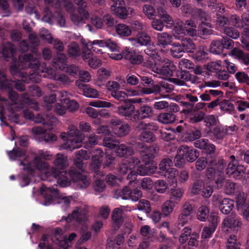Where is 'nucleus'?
I'll use <instances>...</instances> for the list:
<instances>
[{"label": "nucleus", "instance_id": "nucleus-20", "mask_svg": "<svg viewBox=\"0 0 249 249\" xmlns=\"http://www.w3.org/2000/svg\"><path fill=\"white\" fill-rule=\"evenodd\" d=\"M245 168L242 165H236L233 161L230 162L226 170V173L229 177L235 179H240L245 174Z\"/></svg>", "mask_w": 249, "mask_h": 249}, {"label": "nucleus", "instance_id": "nucleus-64", "mask_svg": "<svg viewBox=\"0 0 249 249\" xmlns=\"http://www.w3.org/2000/svg\"><path fill=\"white\" fill-rule=\"evenodd\" d=\"M186 161V158L182 154L180 150L178 149L177 151V154L174 159L175 166L177 167L181 168L185 165Z\"/></svg>", "mask_w": 249, "mask_h": 249}, {"label": "nucleus", "instance_id": "nucleus-27", "mask_svg": "<svg viewBox=\"0 0 249 249\" xmlns=\"http://www.w3.org/2000/svg\"><path fill=\"white\" fill-rule=\"evenodd\" d=\"M104 155L103 151L99 148L96 149L94 155L92 156L90 168L97 175L99 172V169L101 166L104 159Z\"/></svg>", "mask_w": 249, "mask_h": 249}, {"label": "nucleus", "instance_id": "nucleus-11", "mask_svg": "<svg viewBox=\"0 0 249 249\" xmlns=\"http://www.w3.org/2000/svg\"><path fill=\"white\" fill-rule=\"evenodd\" d=\"M142 196V191L137 189L132 190L127 186H124L122 190L117 189L114 192L113 196L117 199L128 200L137 201Z\"/></svg>", "mask_w": 249, "mask_h": 249}, {"label": "nucleus", "instance_id": "nucleus-53", "mask_svg": "<svg viewBox=\"0 0 249 249\" xmlns=\"http://www.w3.org/2000/svg\"><path fill=\"white\" fill-rule=\"evenodd\" d=\"M124 242V237L122 234H118L114 240H111L107 243V248L110 249H119Z\"/></svg>", "mask_w": 249, "mask_h": 249}, {"label": "nucleus", "instance_id": "nucleus-36", "mask_svg": "<svg viewBox=\"0 0 249 249\" xmlns=\"http://www.w3.org/2000/svg\"><path fill=\"white\" fill-rule=\"evenodd\" d=\"M180 64L181 65L182 69L184 68L189 70L190 72H193L196 74H201L202 72V70L200 66L196 65L192 61L188 59H182Z\"/></svg>", "mask_w": 249, "mask_h": 249}, {"label": "nucleus", "instance_id": "nucleus-26", "mask_svg": "<svg viewBox=\"0 0 249 249\" xmlns=\"http://www.w3.org/2000/svg\"><path fill=\"white\" fill-rule=\"evenodd\" d=\"M94 2H100L101 0H92ZM89 7L84 0H79V24L86 23L89 19Z\"/></svg>", "mask_w": 249, "mask_h": 249}, {"label": "nucleus", "instance_id": "nucleus-38", "mask_svg": "<svg viewBox=\"0 0 249 249\" xmlns=\"http://www.w3.org/2000/svg\"><path fill=\"white\" fill-rule=\"evenodd\" d=\"M181 41V45L184 51V53H192L194 50H196V45L194 41L189 37L179 36Z\"/></svg>", "mask_w": 249, "mask_h": 249}, {"label": "nucleus", "instance_id": "nucleus-25", "mask_svg": "<svg viewBox=\"0 0 249 249\" xmlns=\"http://www.w3.org/2000/svg\"><path fill=\"white\" fill-rule=\"evenodd\" d=\"M154 114V110L153 108L148 105L141 106L136 111L133 121L137 122L139 120H143L152 117Z\"/></svg>", "mask_w": 249, "mask_h": 249}, {"label": "nucleus", "instance_id": "nucleus-29", "mask_svg": "<svg viewBox=\"0 0 249 249\" xmlns=\"http://www.w3.org/2000/svg\"><path fill=\"white\" fill-rule=\"evenodd\" d=\"M190 112L181 113L182 115L188 119V121L192 124H196L202 121L205 117V114L202 111H196L194 109L189 110Z\"/></svg>", "mask_w": 249, "mask_h": 249}, {"label": "nucleus", "instance_id": "nucleus-50", "mask_svg": "<svg viewBox=\"0 0 249 249\" xmlns=\"http://www.w3.org/2000/svg\"><path fill=\"white\" fill-rule=\"evenodd\" d=\"M60 94L62 97L60 100L62 103H65L66 105V106L67 109H69L71 111H73L78 108V104L75 101L70 100L66 97L64 98V97L67 94L66 91H62Z\"/></svg>", "mask_w": 249, "mask_h": 249}, {"label": "nucleus", "instance_id": "nucleus-35", "mask_svg": "<svg viewBox=\"0 0 249 249\" xmlns=\"http://www.w3.org/2000/svg\"><path fill=\"white\" fill-rule=\"evenodd\" d=\"M115 152L117 156L127 158L134 153L132 148L124 144H118L115 149Z\"/></svg>", "mask_w": 249, "mask_h": 249}, {"label": "nucleus", "instance_id": "nucleus-58", "mask_svg": "<svg viewBox=\"0 0 249 249\" xmlns=\"http://www.w3.org/2000/svg\"><path fill=\"white\" fill-rule=\"evenodd\" d=\"M224 48L222 43L220 40H214L213 41L210 46V52L215 54H220L223 51Z\"/></svg>", "mask_w": 249, "mask_h": 249}, {"label": "nucleus", "instance_id": "nucleus-49", "mask_svg": "<svg viewBox=\"0 0 249 249\" xmlns=\"http://www.w3.org/2000/svg\"><path fill=\"white\" fill-rule=\"evenodd\" d=\"M172 35L165 32L157 34L158 42L163 48H165L167 45H171L172 42Z\"/></svg>", "mask_w": 249, "mask_h": 249}, {"label": "nucleus", "instance_id": "nucleus-17", "mask_svg": "<svg viewBox=\"0 0 249 249\" xmlns=\"http://www.w3.org/2000/svg\"><path fill=\"white\" fill-rule=\"evenodd\" d=\"M224 33L227 36H223L220 40L222 43L223 48L231 49L234 46V42L230 38L237 39L239 37L240 33L236 29L232 27H225Z\"/></svg>", "mask_w": 249, "mask_h": 249}, {"label": "nucleus", "instance_id": "nucleus-37", "mask_svg": "<svg viewBox=\"0 0 249 249\" xmlns=\"http://www.w3.org/2000/svg\"><path fill=\"white\" fill-rule=\"evenodd\" d=\"M234 208V202L231 199L224 198L219 203V209L224 214H229Z\"/></svg>", "mask_w": 249, "mask_h": 249}, {"label": "nucleus", "instance_id": "nucleus-41", "mask_svg": "<svg viewBox=\"0 0 249 249\" xmlns=\"http://www.w3.org/2000/svg\"><path fill=\"white\" fill-rule=\"evenodd\" d=\"M211 28L212 25L211 23L206 21H201L198 27V29L196 30L197 34L201 37H202V36H207L212 35L213 31L211 29Z\"/></svg>", "mask_w": 249, "mask_h": 249}, {"label": "nucleus", "instance_id": "nucleus-22", "mask_svg": "<svg viewBox=\"0 0 249 249\" xmlns=\"http://www.w3.org/2000/svg\"><path fill=\"white\" fill-rule=\"evenodd\" d=\"M198 101V98L191 93L185 94L183 100L179 101V105L183 107V109L180 111V113L190 112L189 110L194 109V106Z\"/></svg>", "mask_w": 249, "mask_h": 249}, {"label": "nucleus", "instance_id": "nucleus-44", "mask_svg": "<svg viewBox=\"0 0 249 249\" xmlns=\"http://www.w3.org/2000/svg\"><path fill=\"white\" fill-rule=\"evenodd\" d=\"M123 213V210L119 208H115L112 212L111 217L115 228L119 229L123 224L124 222Z\"/></svg>", "mask_w": 249, "mask_h": 249}, {"label": "nucleus", "instance_id": "nucleus-24", "mask_svg": "<svg viewBox=\"0 0 249 249\" xmlns=\"http://www.w3.org/2000/svg\"><path fill=\"white\" fill-rule=\"evenodd\" d=\"M123 58L128 60L134 65H139L143 61V57L142 55L137 54L135 51L129 47H125L122 50Z\"/></svg>", "mask_w": 249, "mask_h": 249}, {"label": "nucleus", "instance_id": "nucleus-8", "mask_svg": "<svg viewBox=\"0 0 249 249\" xmlns=\"http://www.w3.org/2000/svg\"><path fill=\"white\" fill-rule=\"evenodd\" d=\"M135 148L140 153L141 158L145 164L155 165L154 159L159 150V147L157 145L148 147L143 142H138L136 143Z\"/></svg>", "mask_w": 249, "mask_h": 249}, {"label": "nucleus", "instance_id": "nucleus-63", "mask_svg": "<svg viewBox=\"0 0 249 249\" xmlns=\"http://www.w3.org/2000/svg\"><path fill=\"white\" fill-rule=\"evenodd\" d=\"M6 109L10 114L9 115L11 116V120L16 122L19 119V115L15 114V112L18 110V107L16 103H14L8 105L6 107Z\"/></svg>", "mask_w": 249, "mask_h": 249}, {"label": "nucleus", "instance_id": "nucleus-55", "mask_svg": "<svg viewBox=\"0 0 249 249\" xmlns=\"http://www.w3.org/2000/svg\"><path fill=\"white\" fill-rule=\"evenodd\" d=\"M103 161L104 168H108L110 170H113L115 168L117 160L112 155L106 154Z\"/></svg>", "mask_w": 249, "mask_h": 249}, {"label": "nucleus", "instance_id": "nucleus-40", "mask_svg": "<svg viewBox=\"0 0 249 249\" xmlns=\"http://www.w3.org/2000/svg\"><path fill=\"white\" fill-rule=\"evenodd\" d=\"M16 53L14 45L10 42H7L2 46L1 53L7 61L11 57L14 56Z\"/></svg>", "mask_w": 249, "mask_h": 249}, {"label": "nucleus", "instance_id": "nucleus-57", "mask_svg": "<svg viewBox=\"0 0 249 249\" xmlns=\"http://www.w3.org/2000/svg\"><path fill=\"white\" fill-rule=\"evenodd\" d=\"M141 91L144 94H158L162 92L161 87L160 84H154L151 85L149 87H144L142 88Z\"/></svg>", "mask_w": 249, "mask_h": 249}, {"label": "nucleus", "instance_id": "nucleus-3", "mask_svg": "<svg viewBox=\"0 0 249 249\" xmlns=\"http://www.w3.org/2000/svg\"><path fill=\"white\" fill-rule=\"evenodd\" d=\"M57 121V119L52 114H47L45 117L37 115L35 122L42 124L43 127L37 126L32 128V132L36 135H39L41 141L46 142H51L56 141L57 136L52 132H47V130L53 128L52 126Z\"/></svg>", "mask_w": 249, "mask_h": 249}, {"label": "nucleus", "instance_id": "nucleus-32", "mask_svg": "<svg viewBox=\"0 0 249 249\" xmlns=\"http://www.w3.org/2000/svg\"><path fill=\"white\" fill-rule=\"evenodd\" d=\"M79 94L89 98H95L99 96L98 91L88 84L79 83Z\"/></svg>", "mask_w": 249, "mask_h": 249}, {"label": "nucleus", "instance_id": "nucleus-46", "mask_svg": "<svg viewBox=\"0 0 249 249\" xmlns=\"http://www.w3.org/2000/svg\"><path fill=\"white\" fill-rule=\"evenodd\" d=\"M63 220L66 221L67 224L72 223L74 229L76 230L78 227V207H75L71 213L69 214L67 216H63L61 221Z\"/></svg>", "mask_w": 249, "mask_h": 249}, {"label": "nucleus", "instance_id": "nucleus-47", "mask_svg": "<svg viewBox=\"0 0 249 249\" xmlns=\"http://www.w3.org/2000/svg\"><path fill=\"white\" fill-rule=\"evenodd\" d=\"M176 116L174 113L166 111L165 113H161L159 116L158 120L162 124H172L175 122Z\"/></svg>", "mask_w": 249, "mask_h": 249}, {"label": "nucleus", "instance_id": "nucleus-34", "mask_svg": "<svg viewBox=\"0 0 249 249\" xmlns=\"http://www.w3.org/2000/svg\"><path fill=\"white\" fill-rule=\"evenodd\" d=\"M175 37L176 38H177V40L171 44V53L174 57L180 58L185 53L184 51L183 47H182V45H181V41L179 36H176Z\"/></svg>", "mask_w": 249, "mask_h": 249}, {"label": "nucleus", "instance_id": "nucleus-45", "mask_svg": "<svg viewBox=\"0 0 249 249\" xmlns=\"http://www.w3.org/2000/svg\"><path fill=\"white\" fill-rule=\"evenodd\" d=\"M135 41V44L137 46H147L150 43L151 38L145 33L139 32L137 37L133 38Z\"/></svg>", "mask_w": 249, "mask_h": 249}, {"label": "nucleus", "instance_id": "nucleus-7", "mask_svg": "<svg viewBox=\"0 0 249 249\" xmlns=\"http://www.w3.org/2000/svg\"><path fill=\"white\" fill-rule=\"evenodd\" d=\"M61 137L65 141L61 145L62 149L71 152L78 148V128L76 125H70L68 132L62 133Z\"/></svg>", "mask_w": 249, "mask_h": 249}, {"label": "nucleus", "instance_id": "nucleus-52", "mask_svg": "<svg viewBox=\"0 0 249 249\" xmlns=\"http://www.w3.org/2000/svg\"><path fill=\"white\" fill-rule=\"evenodd\" d=\"M117 34L120 36L127 37L131 34V30L130 27L123 23H120L115 26Z\"/></svg>", "mask_w": 249, "mask_h": 249}, {"label": "nucleus", "instance_id": "nucleus-54", "mask_svg": "<svg viewBox=\"0 0 249 249\" xmlns=\"http://www.w3.org/2000/svg\"><path fill=\"white\" fill-rule=\"evenodd\" d=\"M176 202L172 200L165 201L162 205V213L165 216H168L173 211L176 206Z\"/></svg>", "mask_w": 249, "mask_h": 249}, {"label": "nucleus", "instance_id": "nucleus-48", "mask_svg": "<svg viewBox=\"0 0 249 249\" xmlns=\"http://www.w3.org/2000/svg\"><path fill=\"white\" fill-rule=\"evenodd\" d=\"M207 50L204 46H200L195 52L192 53V56L194 59L200 61L208 58Z\"/></svg>", "mask_w": 249, "mask_h": 249}, {"label": "nucleus", "instance_id": "nucleus-13", "mask_svg": "<svg viewBox=\"0 0 249 249\" xmlns=\"http://www.w3.org/2000/svg\"><path fill=\"white\" fill-rule=\"evenodd\" d=\"M81 58H82L85 62L87 63L92 69H97L102 64V60L97 56L93 55L91 51L87 47L84 48L82 46L81 51L79 48V60Z\"/></svg>", "mask_w": 249, "mask_h": 249}, {"label": "nucleus", "instance_id": "nucleus-5", "mask_svg": "<svg viewBox=\"0 0 249 249\" xmlns=\"http://www.w3.org/2000/svg\"><path fill=\"white\" fill-rule=\"evenodd\" d=\"M39 156L35 157L32 160L28 161L26 159L24 160L20 161V165L24 166V169H26L29 174H34L36 170L42 171L48 168V164L45 160H42L41 158L44 160H50L51 155L47 151L41 150L38 153Z\"/></svg>", "mask_w": 249, "mask_h": 249}, {"label": "nucleus", "instance_id": "nucleus-42", "mask_svg": "<svg viewBox=\"0 0 249 249\" xmlns=\"http://www.w3.org/2000/svg\"><path fill=\"white\" fill-rule=\"evenodd\" d=\"M157 169L155 165L144 163V165L141 164L138 167L136 173L140 176L150 175L154 173Z\"/></svg>", "mask_w": 249, "mask_h": 249}, {"label": "nucleus", "instance_id": "nucleus-2", "mask_svg": "<svg viewBox=\"0 0 249 249\" xmlns=\"http://www.w3.org/2000/svg\"><path fill=\"white\" fill-rule=\"evenodd\" d=\"M226 162L224 160H219L218 162L214 159L208 161L205 157H200L196 162L197 170L201 171L208 166L206 171V176L210 181L216 184L218 186H222L224 180V169Z\"/></svg>", "mask_w": 249, "mask_h": 249}, {"label": "nucleus", "instance_id": "nucleus-4", "mask_svg": "<svg viewBox=\"0 0 249 249\" xmlns=\"http://www.w3.org/2000/svg\"><path fill=\"white\" fill-rule=\"evenodd\" d=\"M146 67L151 69L155 73L167 77L173 76L176 68L173 62L164 58L157 60H151L146 63Z\"/></svg>", "mask_w": 249, "mask_h": 249}, {"label": "nucleus", "instance_id": "nucleus-33", "mask_svg": "<svg viewBox=\"0 0 249 249\" xmlns=\"http://www.w3.org/2000/svg\"><path fill=\"white\" fill-rule=\"evenodd\" d=\"M185 13L189 14L193 18L196 20L206 21L207 20V14L201 9L193 8L189 6Z\"/></svg>", "mask_w": 249, "mask_h": 249}, {"label": "nucleus", "instance_id": "nucleus-23", "mask_svg": "<svg viewBox=\"0 0 249 249\" xmlns=\"http://www.w3.org/2000/svg\"><path fill=\"white\" fill-rule=\"evenodd\" d=\"M29 39L30 44L25 40L22 41L20 43V49L23 52H25L30 50L33 53H36L37 51V47L39 44V41L36 36L33 33L29 35Z\"/></svg>", "mask_w": 249, "mask_h": 249}, {"label": "nucleus", "instance_id": "nucleus-31", "mask_svg": "<svg viewBox=\"0 0 249 249\" xmlns=\"http://www.w3.org/2000/svg\"><path fill=\"white\" fill-rule=\"evenodd\" d=\"M53 66L56 69L66 71L68 69L67 57L64 53H57L53 58Z\"/></svg>", "mask_w": 249, "mask_h": 249}, {"label": "nucleus", "instance_id": "nucleus-39", "mask_svg": "<svg viewBox=\"0 0 249 249\" xmlns=\"http://www.w3.org/2000/svg\"><path fill=\"white\" fill-rule=\"evenodd\" d=\"M177 78L174 79V82L178 85L184 86L185 82L188 81L191 78V74L186 70L176 72Z\"/></svg>", "mask_w": 249, "mask_h": 249}, {"label": "nucleus", "instance_id": "nucleus-12", "mask_svg": "<svg viewBox=\"0 0 249 249\" xmlns=\"http://www.w3.org/2000/svg\"><path fill=\"white\" fill-rule=\"evenodd\" d=\"M158 12L160 19H154L152 21L153 29L161 31L164 26L171 27L174 24L173 18L162 8H158Z\"/></svg>", "mask_w": 249, "mask_h": 249}, {"label": "nucleus", "instance_id": "nucleus-9", "mask_svg": "<svg viewBox=\"0 0 249 249\" xmlns=\"http://www.w3.org/2000/svg\"><path fill=\"white\" fill-rule=\"evenodd\" d=\"M139 126L142 131L139 136V139L142 142H152L156 141V137L154 134L159 129L157 124L154 123L145 124L141 121L139 123Z\"/></svg>", "mask_w": 249, "mask_h": 249}, {"label": "nucleus", "instance_id": "nucleus-60", "mask_svg": "<svg viewBox=\"0 0 249 249\" xmlns=\"http://www.w3.org/2000/svg\"><path fill=\"white\" fill-rule=\"evenodd\" d=\"M155 189L159 193H164L168 188V184L166 181L162 179H158L154 184Z\"/></svg>", "mask_w": 249, "mask_h": 249}, {"label": "nucleus", "instance_id": "nucleus-19", "mask_svg": "<svg viewBox=\"0 0 249 249\" xmlns=\"http://www.w3.org/2000/svg\"><path fill=\"white\" fill-rule=\"evenodd\" d=\"M110 124L113 133L118 137H122L126 136L130 130L129 125L120 119H112Z\"/></svg>", "mask_w": 249, "mask_h": 249}, {"label": "nucleus", "instance_id": "nucleus-43", "mask_svg": "<svg viewBox=\"0 0 249 249\" xmlns=\"http://www.w3.org/2000/svg\"><path fill=\"white\" fill-rule=\"evenodd\" d=\"M242 224V221L240 218H237L234 219L233 218L227 217L224 219L222 222V227L224 229H227V231L229 229L232 230L234 228H239Z\"/></svg>", "mask_w": 249, "mask_h": 249}, {"label": "nucleus", "instance_id": "nucleus-30", "mask_svg": "<svg viewBox=\"0 0 249 249\" xmlns=\"http://www.w3.org/2000/svg\"><path fill=\"white\" fill-rule=\"evenodd\" d=\"M89 217V207L79 202V225L83 224L84 227L87 229Z\"/></svg>", "mask_w": 249, "mask_h": 249}, {"label": "nucleus", "instance_id": "nucleus-18", "mask_svg": "<svg viewBox=\"0 0 249 249\" xmlns=\"http://www.w3.org/2000/svg\"><path fill=\"white\" fill-rule=\"evenodd\" d=\"M81 44L82 46L88 48H89L91 46H97L99 47H107L111 51L115 52L117 50V44L112 41L110 39H102V40H95L91 41H88L82 37L81 39Z\"/></svg>", "mask_w": 249, "mask_h": 249}, {"label": "nucleus", "instance_id": "nucleus-16", "mask_svg": "<svg viewBox=\"0 0 249 249\" xmlns=\"http://www.w3.org/2000/svg\"><path fill=\"white\" fill-rule=\"evenodd\" d=\"M112 13L120 19H126L129 15H132L134 11L130 7L125 5L124 0H120L119 2L113 3L110 6Z\"/></svg>", "mask_w": 249, "mask_h": 249}, {"label": "nucleus", "instance_id": "nucleus-62", "mask_svg": "<svg viewBox=\"0 0 249 249\" xmlns=\"http://www.w3.org/2000/svg\"><path fill=\"white\" fill-rule=\"evenodd\" d=\"M61 229L57 228L55 230V238L57 241V243L59 244L60 248L58 249H68V243L66 239H59V237H61Z\"/></svg>", "mask_w": 249, "mask_h": 249}, {"label": "nucleus", "instance_id": "nucleus-1", "mask_svg": "<svg viewBox=\"0 0 249 249\" xmlns=\"http://www.w3.org/2000/svg\"><path fill=\"white\" fill-rule=\"evenodd\" d=\"M19 59L20 63L24 65V66H22V68L25 69V71L21 70L20 65L12 66L10 69L11 73L14 77H20L21 80L15 79L14 81L11 80V83H15V87L18 90L23 91L25 90L24 83H29L34 77L33 74H28V72L27 71V68L37 70L39 69L40 64L39 60L34 57V55L30 53L24 54L22 58L19 56Z\"/></svg>", "mask_w": 249, "mask_h": 249}, {"label": "nucleus", "instance_id": "nucleus-61", "mask_svg": "<svg viewBox=\"0 0 249 249\" xmlns=\"http://www.w3.org/2000/svg\"><path fill=\"white\" fill-rule=\"evenodd\" d=\"M241 244L237 242V236L231 235L228 239L226 248L227 249H240Z\"/></svg>", "mask_w": 249, "mask_h": 249}, {"label": "nucleus", "instance_id": "nucleus-59", "mask_svg": "<svg viewBox=\"0 0 249 249\" xmlns=\"http://www.w3.org/2000/svg\"><path fill=\"white\" fill-rule=\"evenodd\" d=\"M196 27L195 22L192 20H187L184 24V30L190 36H194L196 35L197 31L195 29Z\"/></svg>", "mask_w": 249, "mask_h": 249}, {"label": "nucleus", "instance_id": "nucleus-56", "mask_svg": "<svg viewBox=\"0 0 249 249\" xmlns=\"http://www.w3.org/2000/svg\"><path fill=\"white\" fill-rule=\"evenodd\" d=\"M209 209L205 205H202L197 210L196 216L197 219L201 221H205L209 215Z\"/></svg>", "mask_w": 249, "mask_h": 249}, {"label": "nucleus", "instance_id": "nucleus-51", "mask_svg": "<svg viewBox=\"0 0 249 249\" xmlns=\"http://www.w3.org/2000/svg\"><path fill=\"white\" fill-rule=\"evenodd\" d=\"M183 193L184 192L181 188H176L175 186H173V188H171L169 191V200L174 201L176 202V204H177L181 200Z\"/></svg>", "mask_w": 249, "mask_h": 249}, {"label": "nucleus", "instance_id": "nucleus-10", "mask_svg": "<svg viewBox=\"0 0 249 249\" xmlns=\"http://www.w3.org/2000/svg\"><path fill=\"white\" fill-rule=\"evenodd\" d=\"M90 157V152L87 150L81 149L79 150V188L82 189L86 188L89 186L91 180L87 174L80 173V171L82 170L83 163L81 160H88Z\"/></svg>", "mask_w": 249, "mask_h": 249}, {"label": "nucleus", "instance_id": "nucleus-14", "mask_svg": "<svg viewBox=\"0 0 249 249\" xmlns=\"http://www.w3.org/2000/svg\"><path fill=\"white\" fill-rule=\"evenodd\" d=\"M199 234L197 232H192L191 229L185 227L183 230V232L181 234L179 240L182 244L188 241V249H194L196 248L199 244Z\"/></svg>", "mask_w": 249, "mask_h": 249}, {"label": "nucleus", "instance_id": "nucleus-15", "mask_svg": "<svg viewBox=\"0 0 249 249\" xmlns=\"http://www.w3.org/2000/svg\"><path fill=\"white\" fill-rule=\"evenodd\" d=\"M137 102H138L134 99H129L124 103H123L121 106L118 107V114L124 117L126 120L135 122L133 121V117L136 113V110L133 104Z\"/></svg>", "mask_w": 249, "mask_h": 249}, {"label": "nucleus", "instance_id": "nucleus-6", "mask_svg": "<svg viewBox=\"0 0 249 249\" xmlns=\"http://www.w3.org/2000/svg\"><path fill=\"white\" fill-rule=\"evenodd\" d=\"M51 175L57 180V183L62 187L71 185L72 183L78 182V169L74 167L70 168L68 173L60 171L56 168H53Z\"/></svg>", "mask_w": 249, "mask_h": 249}, {"label": "nucleus", "instance_id": "nucleus-21", "mask_svg": "<svg viewBox=\"0 0 249 249\" xmlns=\"http://www.w3.org/2000/svg\"><path fill=\"white\" fill-rule=\"evenodd\" d=\"M12 81L9 80L6 75L0 72V89H8L9 90L8 96L9 98L13 102H16L18 98V94L15 91L12 90Z\"/></svg>", "mask_w": 249, "mask_h": 249}, {"label": "nucleus", "instance_id": "nucleus-28", "mask_svg": "<svg viewBox=\"0 0 249 249\" xmlns=\"http://www.w3.org/2000/svg\"><path fill=\"white\" fill-rule=\"evenodd\" d=\"M179 149L187 161L190 162H192L196 160L199 156V153L198 150L193 148L192 147L183 145L180 147Z\"/></svg>", "mask_w": 249, "mask_h": 249}]
</instances>
